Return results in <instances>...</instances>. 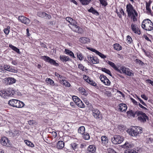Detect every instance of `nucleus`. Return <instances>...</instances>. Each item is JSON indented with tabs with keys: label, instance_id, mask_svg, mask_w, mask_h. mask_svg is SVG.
Listing matches in <instances>:
<instances>
[{
	"label": "nucleus",
	"instance_id": "1",
	"mask_svg": "<svg viewBox=\"0 0 153 153\" xmlns=\"http://www.w3.org/2000/svg\"><path fill=\"white\" fill-rule=\"evenodd\" d=\"M66 20L70 23L68 25L73 31L80 33L82 32V29L77 25V22L74 20L70 17H67Z\"/></svg>",
	"mask_w": 153,
	"mask_h": 153
},
{
	"label": "nucleus",
	"instance_id": "2",
	"mask_svg": "<svg viewBox=\"0 0 153 153\" xmlns=\"http://www.w3.org/2000/svg\"><path fill=\"white\" fill-rule=\"evenodd\" d=\"M142 27L145 30L150 31L153 29V24L149 19L144 20L142 23Z\"/></svg>",
	"mask_w": 153,
	"mask_h": 153
},
{
	"label": "nucleus",
	"instance_id": "3",
	"mask_svg": "<svg viewBox=\"0 0 153 153\" xmlns=\"http://www.w3.org/2000/svg\"><path fill=\"white\" fill-rule=\"evenodd\" d=\"M8 104L13 107L21 108L25 106L24 103L16 99H12L9 100L8 102Z\"/></svg>",
	"mask_w": 153,
	"mask_h": 153
},
{
	"label": "nucleus",
	"instance_id": "4",
	"mask_svg": "<svg viewBox=\"0 0 153 153\" xmlns=\"http://www.w3.org/2000/svg\"><path fill=\"white\" fill-rule=\"evenodd\" d=\"M142 128L138 126H133L129 131V134L132 136H136L142 133Z\"/></svg>",
	"mask_w": 153,
	"mask_h": 153
},
{
	"label": "nucleus",
	"instance_id": "5",
	"mask_svg": "<svg viewBox=\"0 0 153 153\" xmlns=\"http://www.w3.org/2000/svg\"><path fill=\"white\" fill-rule=\"evenodd\" d=\"M137 116H138V120L141 122L144 123L146 120H148L149 117L146 114L142 111H139L136 112Z\"/></svg>",
	"mask_w": 153,
	"mask_h": 153
},
{
	"label": "nucleus",
	"instance_id": "6",
	"mask_svg": "<svg viewBox=\"0 0 153 153\" xmlns=\"http://www.w3.org/2000/svg\"><path fill=\"white\" fill-rule=\"evenodd\" d=\"M120 70V71L118 72L120 73H123L129 76H131L134 75L133 71L131 70L124 66L121 67Z\"/></svg>",
	"mask_w": 153,
	"mask_h": 153
},
{
	"label": "nucleus",
	"instance_id": "7",
	"mask_svg": "<svg viewBox=\"0 0 153 153\" xmlns=\"http://www.w3.org/2000/svg\"><path fill=\"white\" fill-rule=\"evenodd\" d=\"M124 140V138L122 136L116 135L112 138L111 140L113 143L117 144L121 143Z\"/></svg>",
	"mask_w": 153,
	"mask_h": 153
},
{
	"label": "nucleus",
	"instance_id": "8",
	"mask_svg": "<svg viewBox=\"0 0 153 153\" xmlns=\"http://www.w3.org/2000/svg\"><path fill=\"white\" fill-rule=\"evenodd\" d=\"M41 58L42 59H43L45 61L50 63L51 64H52L53 65L56 66H57L58 65V63L56 62L55 60L51 59L48 56H42L41 57Z\"/></svg>",
	"mask_w": 153,
	"mask_h": 153
},
{
	"label": "nucleus",
	"instance_id": "9",
	"mask_svg": "<svg viewBox=\"0 0 153 153\" xmlns=\"http://www.w3.org/2000/svg\"><path fill=\"white\" fill-rule=\"evenodd\" d=\"M92 114L96 119H101L102 115L99 111L96 108H93L92 110Z\"/></svg>",
	"mask_w": 153,
	"mask_h": 153
},
{
	"label": "nucleus",
	"instance_id": "10",
	"mask_svg": "<svg viewBox=\"0 0 153 153\" xmlns=\"http://www.w3.org/2000/svg\"><path fill=\"white\" fill-rule=\"evenodd\" d=\"M1 144L4 146H10V143L8 139L5 137H2L0 140Z\"/></svg>",
	"mask_w": 153,
	"mask_h": 153
},
{
	"label": "nucleus",
	"instance_id": "11",
	"mask_svg": "<svg viewBox=\"0 0 153 153\" xmlns=\"http://www.w3.org/2000/svg\"><path fill=\"white\" fill-rule=\"evenodd\" d=\"M126 11L128 13V15L137 11L134 8L132 5L130 3L127 4L126 6Z\"/></svg>",
	"mask_w": 153,
	"mask_h": 153
},
{
	"label": "nucleus",
	"instance_id": "12",
	"mask_svg": "<svg viewBox=\"0 0 153 153\" xmlns=\"http://www.w3.org/2000/svg\"><path fill=\"white\" fill-rule=\"evenodd\" d=\"M18 19L19 21L26 25H27L30 23V19L24 16H19Z\"/></svg>",
	"mask_w": 153,
	"mask_h": 153
},
{
	"label": "nucleus",
	"instance_id": "13",
	"mask_svg": "<svg viewBox=\"0 0 153 153\" xmlns=\"http://www.w3.org/2000/svg\"><path fill=\"white\" fill-rule=\"evenodd\" d=\"M37 15L40 17L45 18L47 19H50L51 18V15H49L45 12L41 11L37 13Z\"/></svg>",
	"mask_w": 153,
	"mask_h": 153
},
{
	"label": "nucleus",
	"instance_id": "14",
	"mask_svg": "<svg viewBox=\"0 0 153 153\" xmlns=\"http://www.w3.org/2000/svg\"><path fill=\"white\" fill-rule=\"evenodd\" d=\"M131 28L133 32L135 33L140 35V32L138 30V28L137 25L132 24L131 25Z\"/></svg>",
	"mask_w": 153,
	"mask_h": 153
},
{
	"label": "nucleus",
	"instance_id": "15",
	"mask_svg": "<svg viewBox=\"0 0 153 153\" xmlns=\"http://www.w3.org/2000/svg\"><path fill=\"white\" fill-rule=\"evenodd\" d=\"M138 16V14L137 11H135V12L132 13L131 14L128 15V16L131 17L134 22L137 21V17Z\"/></svg>",
	"mask_w": 153,
	"mask_h": 153
},
{
	"label": "nucleus",
	"instance_id": "16",
	"mask_svg": "<svg viewBox=\"0 0 153 153\" xmlns=\"http://www.w3.org/2000/svg\"><path fill=\"white\" fill-rule=\"evenodd\" d=\"M127 109V105L123 103L120 104L118 106L119 110L122 112H125Z\"/></svg>",
	"mask_w": 153,
	"mask_h": 153
},
{
	"label": "nucleus",
	"instance_id": "17",
	"mask_svg": "<svg viewBox=\"0 0 153 153\" xmlns=\"http://www.w3.org/2000/svg\"><path fill=\"white\" fill-rule=\"evenodd\" d=\"M96 148L94 146L90 145L88 148L86 153H95Z\"/></svg>",
	"mask_w": 153,
	"mask_h": 153
},
{
	"label": "nucleus",
	"instance_id": "18",
	"mask_svg": "<svg viewBox=\"0 0 153 153\" xmlns=\"http://www.w3.org/2000/svg\"><path fill=\"white\" fill-rule=\"evenodd\" d=\"M79 41L82 43L86 44L88 42H90V40L88 38L82 37L79 38Z\"/></svg>",
	"mask_w": 153,
	"mask_h": 153
},
{
	"label": "nucleus",
	"instance_id": "19",
	"mask_svg": "<svg viewBox=\"0 0 153 153\" xmlns=\"http://www.w3.org/2000/svg\"><path fill=\"white\" fill-rule=\"evenodd\" d=\"M106 62L109 64L114 69L116 70L118 72H120V70L117 67L115 64L113 62L108 60L106 61Z\"/></svg>",
	"mask_w": 153,
	"mask_h": 153
},
{
	"label": "nucleus",
	"instance_id": "20",
	"mask_svg": "<svg viewBox=\"0 0 153 153\" xmlns=\"http://www.w3.org/2000/svg\"><path fill=\"white\" fill-rule=\"evenodd\" d=\"M0 96L4 98H6L8 97L7 90H1L0 91Z\"/></svg>",
	"mask_w": 153,
	"mask_h": 153
},
{
	"label": "nucleus",
	"instance_id": "21",
	"mask_svg": "<svg viewBox=\"0 0 153 153\" xmlns=\"http://www.w3.org/2000/svg\"><path fill=\"white\" fill-rule=\"evenodd\" d=\"M121 147L124 149H129L132 148L133 145L128 142H126L124 144L122 145Z\"/></svg>",
	"mask_w": 153,
	"mask_h": 153
},
{
	"label": "nucleus",
	"instance_id": "22",
	"mask_svg": "<svg viewBox=\"0 0 153 153\" xmlns=\"http://www.w3.org/2000/svg\"><path fill=\"white\" fill-rule=\"evenodd\" d=\"M64 146V143L62 141H59L57 144V148L58 149H61Z\"/></svg>",
	"mask_w": 153,
	"mask_h": 153
},
{
	"label": "nucleus",
	"instance_id": "23",
	"mask_svg": "<svg viewBox=\"0 0 153 153\" xmlns=\"http://www.w3.org/2000/svg\"><path fill=\"white\" fill-rule=\"evenodd\" d=\"M101 139L102 143L104 144H106L108 142V139L105 136H103L101 137Z\"/></svg>",
	"mask_w": 153,
	"mask_h": 153
},
{
	"label": "nucleus",
	"instance_id": "24",
	"mask_svg": "<svg viewBox=\"0 0 153 153\" xmlns=\"http://www.w3.org/2000/svg\"><path fill=\"white\" fill-rule=\"evenodd\" d=\"M138 111H133L132 110H130L127 111V113L128 115L130 116H132L133 117H134L135 116L137 117V114H136V112H137Z\"/></svg>",
	"mask_w": 153,
	"mask_h": 153
},
{
	"label": "nucleus",
	"instance_id": "25",
	"mask_svg": "<svg viewBox=\"0 0 153 153\" xmlns=\"http://www.w3.org/2000/svg\"><path fill=\"white\" fill-rule=\"evenodd\" d=\"M7 90L8 96H12L15 93V91L12 88H9Z\"/></svg>",
	"mask_w": 153,
	"mask_h": 153
},
{
	"label": "nucleus",
	"instance_id": "26",
	"mask_svg": "<svg viewBox=\"0 0 153 153\" xmlns=\"http://www.w3.org/2000/svg\"><path fill=\"white\" fill-rule=\"evenodd\" d=\"M85 128L84 126L79 127L78 130V132L82 135H83L85 133Z\"/></svg>",
	"mask_w": 153,
	"mask_h": 153
},
{
	"label": "nucleus",
	"instance_id": "27",
	"mask_svg": "<svg viewBox=\"0 0 153 153\" xmlns=\"http://www.w3.org/2000/svg\"><path fill=\"white\" fill-rule=\"evenodd\" d=\"M65 52L66 54L69 55L72 58H75L73 53L69 50L65 49Z\"/></svg>",
	"mask_w": 153,
	"mask_h": 153
},
{
	"label": "nucleus",
	"instance_id": "28",
	"mask_svg": "<svg viewBox=\"0 0 153 153\" xmlns=\"http://www.w3.org/2000/svg\"><path fill=\"white\" fill-rule=\"evenodd\" d=\"M59 59L61 60L63 62L68 61L70 60L69 57L63 55L60 56Z\"/></svg>",
	"mask_w": 153,
	"mask_h": 153
},
{
	"label": "nucleus",
	"instance_id": "29",
	"mask_svg": "<svg viewBox=\"0 0 153 153\" xmlns=\"http://www.w3.org/2000/svg\"><path fill=\"white\" fill-rule=\"evenodd\" d=\"M151 2V1H149L148 2H146V9L147 11V13H151L152 11L151 9L150 8Z\"/></svg>",
	"mask_w": 153,
	"mask_h": 153
},
{
	"label": "nucleus",
	"instance_id": "30",
	"mask_svg": "<svg viewBox=\"0 0 153 153\" xmlns=\"http://www.w3.org/2000/svg\"><path fill=\"white\" fill-rule=\"evenodd\" d=\"M88 11L92 13L93 14L98 16L99 15L98 12L93 7H91L90 9L88 10Z\"/></svg>",
	"mask_w": 153,
	"mask_h": 153
},
{
	"label": "nucleus",
	"instance_id": "31",
	"mask_svg": "<svg viewBox=\"0 0 153 153\" xmlns=\"http://www.w3.org/2000/svg\"><path fill=\"white\" fill-rule=\"evenodd\" d=\"M78 106L81 108H84L85 107V105L79 99L78 101L76 102V103Z\"/></svg>",
	"mask_w": 153,
	"mask_h": 153
},
{
	"label": "nucleus",
	"instance_id": "32",
	"mask_svg": "<svg viewBox=\"0 0 153 153\" xmlns=\"http://www.w3.org/2000/svg\"><path fill=\"white\" fill-rule=\"evenodd\" d=\"M9 47L11 48L13 50L16 51V52L19 53L20 51L19 49L18 48L12 45L11 44L9 45Z\"/></svg>",
	"mask_w": 153,
	"mask_h": 153
},
{
	"label": "nucleus",
	"instance_id": "33",
	"mask_svg": "<svg viewBox=\"0 0 153 153\" xmlns=\"http://www.w3.org/2000/svg\"><path fill=\"white\" fill-rule=\"evenodd\" d=\"M62 80L61 82V83L65 85L67 87H69L70 86V84L69 83L65 80H63V79H62Z\"/></svg>",
	"mask_w": 153,
	"mask_h": 153
},
{
	"label": "nucleus",
	"instance_id": "34",
	"mask_svg": "<svg viewBox=\"0 0 153 153\" xmlns=\"http://www.w3.org/2000/svg\"><path fill=\"white\" fill-rule=\"evenodd\" d=\"M79 91L82 94L86 96L87 93L86 91L82 87H80L79 88Z\"/></svg>",
	"mask_w": 153,
	"mask_h": 153
},
{
	"label": "nucleus",
	"instance_id": "35",
	"mask_svg": "<svg viewBox=\"0 0 153 153\" xmlns=\"http://www.w3.org/2000/svg\"><path fill=\"white\" fill-rule=\"evenodd\" d=\"M47 80L48 81V82L50 85L52 86H57V85L55 84L54 83V82L50 78L47 79Z\"/></svg>",
	"mask_w": 153,
	"mask_h": 153
},
{
	"label": "nucleus",
	"instance_id": "36",
	"mask_svg": "<svg viewBox=\"0 0 153 153\" xmlns=\"http://www.w3.org/2000/svg\"><path fill=\"white\" fill-rule=\"evenodd\" d=\"M8 83L9 84H11L15 82L16 79L12 77H9L7 79Z\"/></svg>",
	"mask_w": 153,
	"mask_h": 153
},
{
	"label": "nucleus",
	"instance_id": "37",
	"mask_svg": "<svg viewBox=\"0 0 153 153\" xmlns=\"http://www.w3.org/2000/svg\"><path fill=\"white\" fill-rule=\"evenodd\" d=\"M87 82L93 86H96L97 85L96 83L94 81L92 80L91 78L89 79L88 82Z\"/></svg>",
	"mask_w": 153,
	"mask_h": 153
},
{
	"label": "nucleus",
	"instance_id": "38",
	"mask_svg": "<svg viewBox=\"0 0 153 153\" xmlns=\"http://www.w3.org/2000/svg\"><path fill=\"white\" fill-rule=\"evenodd\" d=\"M82 137L83 139L86 140H88L90 138L89 134L86 132H85Z\"/></svg>",
	"mask_w": 153,
	"mask_h": 153
},
{
	"label": "nucleus",
	"instance_id": "39",
	"mask_svg": "<svg viewBox=\"0 0 153 153\" xmlns=\"http://www.w3.org/2000/svg\"><path fill=\"white\" fill-rule=\"evenodd\" d=\"M83 5L88 4L91 1V0H79Z\"/></svg>",
	"mask_w": 153,
	"mask_h": 153
},
{
	"label": "nucleus",
	"instance_id": "40",
	"mask_svg": "<svg viewBox=\"0 0 153 153\" xmlns=\"http://www.w3.org/2000/svg\"><path fill=\"white\" fill-rule=\"evenodd\" d=\"M100 4L104 7H106L108 5V3L106 0H99Z\"/></svg>",
	"mask_w": 153,
	"mask_h": 153
},
{
	"label": "nucleus",
	"instance_id": "41",
	"mask_svg": "<svg viewBox=\"0 0 153 153\" xmlns=\"http://www.w3.org/2000/svg\"><path fill=\"white\" fill-rule=\"evenodd\" d=\"M114 49L116 50L119 51L121 49L122 47L121 46L118 44H114Z\"/></svg>",
	"mask_w": 153,
	"mask_h": 153
},
{
	"label": "nucleus",
	"instance_id": "42",
	"mask_svg": "<svg viewBox=\"0 0 153 153\" xmlns=\"http://www.w3.org/2000/svg\"><path fill=\"white\" fill-rule=\"evenodd\" d=\"M77 144L76 143H72L71 144V146L73 149L75 150L77 148Z\"/></svg>",
	"mask_w": 153,
	"mask_h": 153
},
{
	"label": "nucleus",
	"instance_id": "43",
	"mask_svg": "<svg viewBox=\"0 0 153 153\" xmlns=\"http://www.w3.org/2000/svg\"><path fill=\"white\" fill-rule=\"evenodd\" d=\"M101 70L102 71L104 72L105 73L111 76V72L109 70L105 68H102Z\"/></svg>",
	"mask_w": 153,
	"mask_h": 153
},
{
	"label": "nucleus",
	"instance_id": "44",
	"mask_svg": "<svg viewBox=\"0 0 153 153\" xmlns=\"http://www.w3.org/2000/svg\"><path fill=\"white\" fill-rule=\"evenodd\" d=\"M98 59L96 57H93L92 63L93 64H97L99 63Z\"/></svg>",
	"mask_w": 153,
	"mask_h": 153
},
{
	"label": "nucleus",
	"instance_id": "45",
	"mask_svg": "<svg viewBox=\"0 0 153 153\" xmlns=\"http://www.w3.org/2000/svg\"><path fill=\"white\" fill-rule=\"evenodd\" d=\"M103 83L105 85L108 86L110 85L111 84V82L110 80L107 77L104 80Z\"/></svg>",
	"mask_w": 153,
	"mask_h": 153
},
{
	"label": "nucleus",
	"instance_id": "46",
	"mask_svg": "<svg viewBox=\"0 0 153 153\" xmlns=\"http://www.w3.org/2000/svg\"><path fill=\"white\" fill-rule=\"evenodd\" d=\"M77 56L79 60L80 61L82 60L83 58L82 54L80 52L77 53Z\"/></svg>",
	"mask_w": 153,
	"mask_h": 153
},
{
	"label": "nucleus",
	"instance_id": "47",
	"mask_svg": "<svg viewBox=\"0 0 153 153\" xmlns=\"http://www.w3.org/2000/svg\"><path fill=\"white\" fill-rule=\"evenodd\" d=\"M25 142L26 143V144L28 146L31 147H33L34 146V145L30 141L25 140Z\"/></svg>",
	"mask_w": 153,
	"mask_h": 153
},
{
	"label": "nucleus",
	"instance_id": "48",
	"mask_svg": "<svg viewBox=\"0 0 153 153\" xmlns=\"http://www.w3.org/2000/svg\"><path fill=\"white\" fill-rule=\"evenodd\" d=\"M135 62H136L137 64H138L141 66H143L144 64L143 62L139 59H135Z\"/></svg>",
	"mask_w": 153,
	"mask_h": 153
},
{
	"label": "nucleus",
	"instance_id": "49",
	"mask_svg": "<svg viewBox=\"0 0 153 153\" xmlns=\"http://www.w3.org/2000/svg\"><path fill=\"white\" fill-rule=\"evenodd\" d=\"M10 28V27L9 26H7L6 28L4 29V32L7 35L9 34L10 32L9 30Z\"/></svg>",
	"mask_w": 153,
	"mask_h": 153
},
{
	"label": "nucleus",
	"instance_id": "50",
	"mask_svg": "<svg viewBox=\"0 0 153 153\" xmlns=\"http://www.w3.org/2000/svg\"><path fill=\"white\" fill-rule=\"evenodd\" d=\"M127 42L128 44H130L132 41L131 37L129 36H127Z\"/></svg>",
	"mask_w": 153,
	"mask_h": 153
},
{
	"label": "nucleus",
	"instance_id": "51",
	"mask_svg": "<svg viewBox=\"0 0 153 153\" xmlns=\"http://www.w3.org/2000/svg\"><path fill=\"white\" fill-rule=\"evenodd\" d=\"M72 98L74 101L76 103V102L78 101L80 99L78 97L75 96H73L72 97Z\"/></svg>",
	"mask_w": 153,
	"mask_h": 153
},
{
	"label": "nucleus",
	"instance_id": "52",
	"mask_svg": "<svg viewBox=\"0 0 153 153\" xmlns=\"http://www.w3.org/2000/svg\"><path fill=\"white\" fill-rule=\"evenodd\" d=\"M107 152L108 153H118L117 152L112 148H109L107 150Z\"/></svg>",
	"mask_w": 153,
	"mask_h": 153
},
{
	"label": "nucleus",
	"instance_id": "53",
	"mask_svg": "<svg viewBox=\"0 0 153 153\" xmlns=\"http://www.w3.org/2000/svg\"><path fill=\"white\" fill-rule=\"evenodd\" d=\"M9 71L13 73H16L17 72V70L16 68H12L11 67H10V69Z\"/></svg>",
	"mask_w": 153,
	"mask_h": 153
},
{
	"label": "nucleus",
	"instance_id": "54",
	"mask_svg": "<svg viewBox=\"0 0 153 153\" xmlns=\"http://www.w3.org/2000/svg\"><path fill=\"white\" fill-rule=\"evenodd\" d=\"M97 54L98 55L100 56L101 58L104 59L106 57V56L104 54L99 52V51L97 53Z\"/></svg>",
	"mask_w": 153,
	"mask_h": 153
},
{
	"label": "nucleus",
	"instance_id": "55",
	"mask_svg": "<svg viewBox=\"0 0 153 153\" xmlns=\"http://www.w3.org/2000/svg\"><path fill=\"white\" fill-rule=\"evenodd\" d=\"M78 67L82 71H84L85 70V67L81 64H79L78 65Z\"/></svg>",
	"mask_w": 153,
	"mask_h": 153
},
{
	"label": "nucleus",
	"instance_id": "56",
	"mask_svg": "<svg viewBox=\"0 0 153 153\" xmlns=\"http://www.w3.org/2000/svg\"><path fill=\"white\" fill-rule=\"evenodd\" d=\"M13 137H16L19 135V131L18 130H16L13 132Z\"/></svg>",
	"mask_w": 153,
	"mask_h": 153
},
{
	"label": "nucleus",
	"instance_id": "57",
	"mask_svg": "<svg viewBox=\"0 0 153 153\" xmlns=\"http://www.w3.org/2000/svg\"><path fill=\"white\" fill-rule=\"evenodd\" d=\"M10 66L7 65H4V70L8 71H9L10 70Z\"/></svg>",
	"mask_w": 153,
	"mask_h": 153
},
{
	"label": "nucleus",
	"instance_id": "58",
	"mask_svg": "<svg viewBox=\"0 0 153 153\" xmlns=\"http://www.w3.org/2000/svg\"><path fill=\"white\" fill-rule=\"evenodd\" d=\"M100 78L102 82H103L104 80L106 78V77L104 75H101L100 77Z\"/></svg>",
	"mask_w": 153,
	"mask_h": 153
},
{
	"label": "nucleus",
	"instance_id": "59",
	"mask_svg": "<svg viewBox=\"0 0 153 153\" xmlns=\"http://www.w3.org/2000/svg\"><path fill=\"white\" fill-rule=\"evenodd\" d=\"M83 78L84 80L86 82H88V80L90 79L88 76L86 75H83Z\"/></svg>",
	"mask_w": 153,
	"mask_h": 153
},
{
	"label": "nucleus",
	"instance_id": "60",
	"mask_svg": "<svg viewBox=\"0 0 153 153\" xmlns=\"http://www.w3.org/2000/svg\"><path fill=\"white\" fill-rule=\"evenodd\" d=\"M55 75L56 76H57V77L60 78L61 79H62L63 78V76H62L56 72H55Z\"/></svg>",
	"mask_w": 153,
	"mask_h": 153
},
{
	"label": "nucleus",
	"instance_id": "61",
	"mask_svg": "<svg viewBox=\"0 0 153 153\" xmlns=\"http://www.w3.org/2000/svg\"><path fill=\"white\" fill-rule=\"evenodd\" d=\"M119 12L120 13V14H121V16L122 15L124 16L125 14V13H124V12L123 10V9L122 8H120V9H119Z\"/></svg>",
	"mask_w": 153,
	"mask_h": 153
},
{
	"label": "nucleus",
	"instance_id": "62",
	"mask_svg": "<svg viewBox=\"0 0 153 153\" xmlns=\"http://www.w3.org/2000/svg\"><path fill=\"white\" fill-rule=\"evenodd\" d=\"M89 50H90V51H92L94 53H96V54L98 52V51H97V50L94 49V48H88Z\"/></svg>",
	"mask_w": 153,
	"mask_h": 153
},
{
	"label": "nucleus",
	"instance_id": "63",
	"mask_svg": "<svg viewBox=\"0 0 153 153\" xmlns=\"http://www.w3.org/2000/svg\"><path fill=\"white\" fill-rule=\"evenodd\" d=\"M11 59H12L11 63L12 64L14 65H16L18 63L17 61L13 60L12 58H11Z\"/></svg>",
	"mask_w": 153,
	"mask_h": 153
},
{
	"label": "nucleus",
	"instance_id": "64",
	"mask_svg": "<svg viewBox=\"0 0 153 153\" xmlns=\"http://www.w3.org/2000/svg\"><path fill=\"white\" fill-rule=\"evenodd\" d=\"M125 153H138V152H136L134 150H129L128 151L126 152H125Z\"/></svg>",
	"mask_w": 153,
	"mask_h": 153
}]
</instances>
